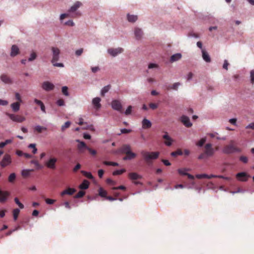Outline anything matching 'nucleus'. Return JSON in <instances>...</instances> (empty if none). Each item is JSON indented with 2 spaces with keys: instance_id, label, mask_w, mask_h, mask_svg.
Wrapping results in <instances>:
<instances>
[{
  "instance_id": "8",
  "label": "nucleus",
  "mask_w": 254,
  "mask_h": 254,
  "mask_svg": "<svg viewBox=\"0 0 254 254\" xmlns=\"http://www.w3.org/2000/svg\"><path fill=\"white\" fill-rule=\"evenodd\" d=\"M115 153L126 154H135L131 151V149H130V146L128 144L124 145L122 147V148L118 149V150L115 151Z\"/></svg>"
},
{
  "instance_id": "5",
  "label": "nucleus",
  "mask_w": 254,
  "mask_h": 254,
  "mask_svg": "<svg viewBox=\"0 0 254 254\" xmlns=\"http://www.w3.org/2000/svg\"><path fill=\"white\" fill-rule=\"evenodd\" d=\"M5 115H6V116H7V117H9V118H10V120H11L12 121H13L14 122L21 123L23 122L24 121H25V118L23 116H21L13 114H9V113H6Z\"/></svg>"
},
{
  "instance_id": "17",
  "label": "nucleus",
  "mask_w": 254,
  "mask_h": 254,
  "mask_svg": "<svg viewBox=\"0 0 254 254\" xmlns=\"http://www.w3.org/2000/svg\"><path fill=\"white\" fill-rule=\"evenodd\" d=\"M9 195L8 191H3L0 190V202L4 203L7 200V197Z\"/></svg>"
},
{
  "instance_id": "62",
  "label": "nucleus",
  "mask_w": 254,
  "mask_h": 254,
  "mask_svg": "<svg viewBox=\"0 0 254 254\" xmlns=\"http://www.w3.org/2000/svg\"><path fill=\"white\" fill-rule=\"evenodd\" d=\"M149 107L152 110H155L158 107V105L155 103H150L149 104Z\"/></svg>"
},
{
  "instance_id": "6",
  "label": "nucleus",
  "mask_w": 254,
  "mask_h": 254,
  "mask_svg": "<svg viewBox=\"0 0 254 254\" xmlns=\"http://www.w3.org/2000/svg\"><path fill=\"white\" fill-rule=\"evenodd\" d=\"M123 52H124V49L121 47H118L116 48H112L107 50L108 54L113 57H116Z\"/></svg>"
},
{
  "instance_id": "2",
  "label": "nucleus",
  "mask_w": 254,
  "mask_h": 254,
  "mask_svg": "<svg viewBox=\"0 0 254 254\" xmlns=\"http://www.w3.org/2000/svg\"><path fill=\"white\" fill-rule=\"evenodd\" d=\"M141 155L147 164H150L153 160H156L159 157V152L157 151L149 152L142 150Z\"/></svg>"
},
{
  "instance_id": "29",
  "label": "nucleus",
  "mask_w": 254,
  "mask_h": 254,
  "mask_svg": "<svg viewBox=\"0 0 254 254\" xmlns=\"http://www.w3.org/2000/svg\"><path fill=\"white\" fill-rule=\"evenodd\" d=\"M76 142H78V144H77V148H85L86 150L88 149H90L87 145L83 141H81L79 139L76 140Z\"/></svg>"
},
{
  "instance_id": "52",
  "label": "nucleus",
  "mask_w": 254,
  "mask_h": 254,
  "mask_svg": "<svg viewBox=\"0 0 254 254\" xmlns=\"http://www.w3.org/2000/svg\"><path fill=\"white\" fill-rule=\"evenodd\" d=\"M64 25H67L69 26H74V23L73 22L72 20H69L68 21H65L64 23Z\"/></svg>"
},
{
  "instance_id": "25",
  "label": "nucleus",
  "mask_w": 254,
  "mask_h": 254,
  "mask_svg": "<svg viewBox=\"0 0 254 254\" xmlns=\"http://www.w3.org/2000/svg\"><path fill=\"white\" fill-rule=\"evenodd\" d=\"M237 179H239V180L242 181V182H246V177H247V174L246 173L244 172H239L237 173Z\"/></svg>"
},
{
  "instance_id": "20",
  "label": "nucleus",
  "mask_w": 254,
  "mask_h": 254,
  "mask_svg": "<svg viewBox=\"0 0 254 254\" xmlns=\"http://www.w3.org/2000/svg\"><path fill=\"white\" fill-rule=\"evenodd\" d=\"M0 80L4 84H11L12 80L7 75L3 74L0 76Z\"/></svg>"
},
{
  "instance_id": "26",
  "label": "nucleus",
  "mask_w": 254,
  "mask_h": 254,
  "mask_svg": "<svg viewBox=\"0 0 254 254\" xmlns=\"http://www.w3.org/2000/svg\"><path fill=\"white\" fill-rule=\"evenodd\" d=\"M75 192V189H71V188H68L66 190H64L62 192H61V196H64V195H72L73 193Z\"/></svg>"
},
{
  "instance_id": "7",
  "label": "nucleus",
  "mask_w": 254,
  "mask_h": 254,
  "mask_svg": "<svg viewBox=\"0 0 254 254\" xmlns=\"http://www.w3.org/2000/svg\"><path fill=\"white\" fill-rule=\"evenodd\" d=\"M57 162V159L54 157H51L45 163V166L48 169L54 170L56 169V163Z\"/></svg>"
},
{
  "instance_id": "60",
  "label": "nucleus",
  "mask_w": 254,
  "mask_h": 254,
  "mask_svg": "<svg viewBox=\"0 0 254 254\" xmlns=\"http://www.w3.org/2000/svg\"><path fill=\"white\" fill-rule=\"evenodd\" d=\"M15 99L18 101L19 103L22 102V99L19 93H15Z\"/></svg>"
},
{
  "instance_id": "11",
  "label": "nucleus",
  "mask_w": 254,
  "mask_h": 254,
  "mask_svg": "<svg viewBox=\"0 0 254 254\" xmlns=\"http://www.w3.org/2000/svg\"><path fill=\"white\" fill-rule=\"evenodd\" d=\"M112 109L114 110L121 112L122 110V105H121V101L118 100H113L111 103Z\"/></svg>"
},
{
  "instance_id": "12",
  "label": "nucleus",
  "mask_w": 254,
  "mask_h": 254,
  "mask_svg": "<svg viewBox=\"0 0 254 254\" xmlns=\"http://www.w3.org/2000/svg\"><path fill=\"white\" fill-rule=\"evenodd\" d=\"M42 88L47 92L51 91L54 89V85L50 81H44L42 83Z\"/></svg>"
},
{
  "instance_id": "44",
  "label": "nucleus",
  "mask_w": 254,
  "mask_h": 254,
  "mask_svg": "<svg viewBox=\"0 0 254 254\" xmlns=\"http://www.w3.org/2000/svg\"><path fill=\"white\" fill-rule=\"evenodd\" d=\"M70 125V122L69 121L65 122L64 125L61 126V130L64 131L66 128L68 127Z\"/></svg>"
},
{
  "instance_id": "49",
  "label": "nucleus",
  "mask_w": 254,
  "mask_h": 254,
  "mask_svg": "<svg viewBox=\"0 0 254 254\" xmlns=\"http://www.w3.org/2000/svg\"><path fill=\"white\" fill-rule=\"evenodd\" d=\"M15 179V173H11L9 175L8 177V182L10 183H12L14 181Z\"/></svg>"
},
{
  "instance_id": "21",
  "label": "nucleus",
  "mask_w": 254,
  "mask_h": 254,
  "mask_svg": "<svg viewBox=\"0 0 254 254\" xmlns=\"http://www.w3.org/2000/svg\"><path fill=\"white\" fill-rule=\"evenodd\" d=\"M127 21L130 23H134L137 20V16L136 15L127 13Z\"/></svg>"
},
{
  "instance_id": "48",
  "label": "nucleus",
  "mask_w": 254,
  "mask_h": 254,
  "mask_svg": "<svg viewBox=\"0 0 254 254\" xmlns=\"http://www.w3.org/2000/svg\"><path fill=\"white\" fill-rule=\"evenodd\" d=\"M84 195H85L84 191H83L82 190H80L79 191H78V192H77V194L75 195V196H74V198H81V197H83V196H84Z\"/></svg>"
},
{
  "instance_id": "40",
  "label": "nucleus",
  "mask_w": 254,
  "mask_h": 254,
  "mask_svg": "<svg viewBox=\"0 0 254 254\" xmlns=\"http://www.w3.org/2000/svg\"><path fill=\"white\" fill-rule=\"evenodd\" d=\"M182 154H183V152H182L180 149H178L177 150L174 152H171V154H170V155L173 157L176 156L177 155H182Z\"/></svg>"
},
{
  "instance_id": "43",
  "label": "nucleus",
  "mask_w": 254,
  "mask_h": 254,
  "mask_svg": "<svg viewBox=\"0 0 254 254\" xmlns=\"http://www.w3.org/2000/svg\"><path fill=\"white\" fill-rule=\"evenodd\" d=\"M250 83L253 85L254 84V70L252 69L250 70Z\"/></svg>"
},
{
  "instance_id": "51",
  "label": "nucleus",
  "mask_w": 254,
  "mask_h": 254,
  "mask_svg": "<svg viewBox=\"0 0 254 254\" xmlns=\"http://www.w3.org/2000/svg\"><path fill=\"white\" fill-rule=\"evenodd\" d=\"M14 201H15V203L17 204V205H18L19 207H20V208L21 209H23L24 208V205L23 204H22V203H21L19 201V199L17 198V197H15L14 198Z\"/></svg>"
},
{
  "instance_id": "9",
  "label": "nucleus",
  "mask_w": 254,
  "mask_h": 254,
  "mask_svg": "<svg viewBox=\"0 0 254 254\" xmlns=\"http://www.w3.org/2000/svg\"><path fill=\"white\" fill-rule=\"evenodd\" d=\"M204 148V152L202 153V154H205L207 155V156H212L214 155V149L212 147V144L210 143H208L205 145Z\"/></svg>"
},
{
  "instance_id": "55",
  "label": "nucleus",
  "mask_w": 254,
  "mask_h": 254,
  "mask_svg": "<svg viewBox=\"0 0 254 254\" xmlns=\"http://www.w3.org/2000/svg\"><path fill=\"white\" fill-rule=\"evenodd\" d=\"M132 107L131 106H128L127 108L126 111H125V115L126 116H128L131 114V111Z\"/></svg>"
},
{
  "instance_id": "24",
  "label": "nucleus",
  "mask_w": 254,
  "mask_h": 254,
  "mask_svg": "<svg viewBox=\"0 0 254 254\" xmlns=\"http://www.w3.org/2000/svg\"><path fill=\"white\" fill-rule=\"evenodd\" d=\"M20 106L19 102H13L10 104V108H11L12 111L14 113H17L19 111Z\"/></svg>"
},
{
  "instance_id": "19",
  "label": "nucleus",
  "mask_w": 254,
  "mask_h": 254,
  "mask_svg": "<svg viewBox=\"0 0 254 254\" xmlns=\"http://www.w3.org/2000/svg\"><path fill=\"white\" fill-rule=\"evenodd\" d=\"M202 60L204 61L206 63L211 62V58H210L208 52L205 49H202Z\"/></svg>"
},
{
  "instance_id": "13",
  "label": "nucleus",
  "mask_w": 254,
  "mask_h": 254,
  "mask_svg": "<svg viewBox=\"0 0 254 254\" xmlns=\"http://www.w3.org/2000/svg\"><path fill=\"white\" fill-rule=\"evenodd\" d=\"M100 102L101 99L98 97L93 98V99H92V105H93V108H94L95 110H98L101 108L102 105H101V103H100Z\"/></svg>"
},
{
  "instance_id": "34",
  "label": "nucleus",
  "mask_w": 254,
  "mask_h": 254,
  "mask_svg": "<svg viewBox=\"0 0 254 254\" xmlns=\"http://www.w3.org/2000/svg\"><path fill=\"white\" fill-rule=\"evenodd\" d=\"M177 171L181 175L185 176L186 175L189 174V173L187 172V171H189V169H179Z\"/></svg>"
},
{
  "instance_id": "39",
  "label": "nucleus",
  "mask_w": 254,
  "mask_h": 254,
  "mask_svg": "<svg viewBox=\"0 0 254 254\" xmlns=\"http://www.w3.org/2000/svg\"><path fill=\"white\" fill-rule=\"evenodd\" d=\"M205 141H206V138L205 137H203L200 139V140H199L197 143H196V146L199 147H202L203 145H204V143H205Z\"/></svg>"
},
{
  "instance_id": "32",
  "label": "nucleus",
  "mask_w": 254,
  "mask_h": 254,
  "mask_svg": "<svg viewBox=\"0 0 254 254\" xmlns=\"http://www.w3.org/2000/svg\"><path fill=\"white\" fill-rule=\"evenodd\" d=\"M110 88L111 86L109 85L104 86V87L102 88L101 91H100V95H101L102 96H104L105 94L109 91Z\"/></svg>"
},
{
  "instance_id": "58",
  "label": "nucleus",
  "mask_w": 254,
  "mask_h": 254,
  "mask_svg": "<svg viewBox=\"0 0 254 254\" xmlns=\"http://www.w3.org/2000/svg\"><path fill=\"white\" fill-rule=\"evenodd\" d=\"M83 50L82 48H79L77 50L75 51V55L77 57H79L83 53Z\"/></svg>"
},
{
  "instance_id": "28",
  "label": "nucleus",
  "mask_w": 254,
  "mask_h": 254,
  "mask_svg": "<svg viewBox=\"0 0 254 254\" xmlns=\"http://www.w3.org/2000/svg\"><path fill=\"white\" fill-rule=\"evenodd\" d=\"M142 128H148L151 127V122L146 119H144L142 121Z\"/></svg>"
},
{
  "instance_id": "33",
  "label": "nucleus",
  "mask_w": 254,
  "mask_h": 254,
  "mask_svg": "<svg viewBox=\"0 0 254 254\" xmlns=\"http://www.w3.org/2000/svg\"><path fill=\"white\" fill-rule=\"evenodd\" d=\"M37 58V54L34 52H32L29 55V59H28V62H32Z\"/></svg>"
},
{
  "instance_id": "36",
  "label": "nucleus",
  "mask_w": 254,
  "mask_h": 254,
  "mask_svg": "<svg viewBox=\"0 0 254 254\" xmlns=\"http://www.w3.org/2000/svg\"><path fill=\"white\" fill-rule=\"evenodd\" d=\"M81 173H82L83 175L86 178L90 179L93 180V176L92 175V174L90 172L81 171Z\"/></svg>"
},
{
  "instance_id": "54",
  "label": "nucleus",
  "mask_w": 254,
  "mask_h": 254,
  "mask_svg": "<svg viewBox=\"0 0 254 254\" xmlns=\"http://www.w3.org/2000/svg\"><path fill=\"white\" fill-rule=\"evenodd\" d=\"M127 155H131V157L125 156L123 158L124 160H131V159L134 158L136 156L135 154H127Z\"/></svg>"
},
{
  "instance_id": "42",
  "label": "nucleus",
  "mask_w": 254,
  "mask_h": 254,
  "mask_svg": "<svg viewBox=\"0 0 254 254\" xmlns=\"http://www.w3.org/2000/svg\"><path fill=\"white\" fill-rule=\"evenodd\" d=\"M125 171H126L124 169H122L121 170H117L114 171L112 174H113L114 176L120 175L122 174L123 173L125 172Z\"/></svg>"
},
{
  "instance_id": "1",
  "label": "nucleus",
  "mask_w": 254,
  "mask_h": 254,
  "mask_svg": "<svg viewBox=\"0 0 254 254\" xmlns=\"http://www.w3.org/2000/svg\"><path fill=\"white\" fill-rule=\"evenodd\" d=\"M51 63L54 67H64L63 63H57L60 59V50L57 47H51Z\"/></svg>"
},
{
  "instance_id": "57",
  "label": "nucleus",
  "mask_w": 254,
  "mask_h": 254,
  "mask_svg": "<svg viewBox=\"0 0 254 254\" xmlns=\"http://www.w3.org/2000/svg\"><path fill=\"white\" fill-rule=\"evenodd\" d=\"M211 156H207L206 154L201 153L198 156V159L199 160H202V159H205L207 157H210Z\"/></svg>"
},
{
  "instance_id": "37",
  "label": "nucleus",
  "mask_w": 254,
  "mask_h": 254,
  "mask_svg": "<svg viewBox=\"0 0 254 254\" xmlns=\"http://www.w3.org/2000/svg\"><path fill=\"white\" fill-rule=\"evenodd\" d=\"M12 140L11 139H8L5 140V141L3 142H0V148H2L4 147L5 145L7 144H9L12 143Z\"/></svg>"
},
{
  "instance_id": "56",
  "label": "nucleus",
  "mask_w": 254,
  "mask_h": 254,
  "mask_svg": "<svg viewBox=\"0 0 254 254\" xmlns=\"http://www.w3.org/2000/svg\"><path fill=\"white\" fill-rule=\"evenodd\" d=\"M208 175L206 174H196V178L197 179H207Z\"/></svg>"
},
{
  "instance_id": "46",
  "label": "nucleus",
  "mask_w": 254,
  "mask_h": 254,
  "mask_svg": "<svg viewBox=\"0 0 254 254\" xmlns=\"http://www.w3.org/2000/svg\"><path fill=\"white\" fill-rule=\"evenodd\" d=\"M103 164L105 165H111L112 166H118V163L114 162L104 161L103 162Z\"/></svg>"
},
{
  "instance_id": "18",
  "label": "nucleus",
  "mask_w": 254,
  "mask_h": 254,
  "mask_svg": "<svg viewBox=\"0 0 254 254\" xmlns=\"http://www.w3.org/2000/svg\"><path fill=\"white\" fill-rule=\"evenodd\" d=\"M163 138L166 140L165 142H164V144L167 146H170L172 144V142H173V140H172V138L168 134L167 132H165V134L163 135Z\"/></svg>"
},
{
  "instance_id": "27",
  "label": "nucleus",
  "mask_w": 254,
  "mask_h": 254,
  "mask_svg": "<svg viewBox=\"0 0 254 254\" xmlns=\"http://www.w3.org/2000/svg\"><path fill=\"white\" fill-rule=\"evenodd\" d=\"M129 178L131 180L135 181L141 179V176L138 175L136 173L132 172L129 173Z\"/></svg>"
},
{
  "instance_id": "23",
  "label": "nucleus",
  "mask_w": 254,
  "mask_h": 254,
  "mask_svg": "<svg viewBox=\"0 0 254 254\" xmlns=\"http://www.w3.org/2000/svg\"><path fill=\"white\" fill-rule=\"evenodd\" d=\"M182 56H181V54L180 53H177L173 55L171 57H170V62L171 63H174L177 62L179 60H180Z\"/></svg>"
},
{
  "instance_id": "16",
  "label": "nucleus",
  "mask_w": 254,
  "mask_h": 254,
  "mask_svg": "<svg viewBox=\"0 0 254 254\" xmlns=\"http://www.w3.org/2000/svg\"><path fill=\"white\" fill-rule=\"evenodd\" d=\"M134 35H135V39L140 40L143 37L142 30L139 27H135L134 28Z\"/></svg>"
},
{
  "instance_id": "3",
  "label": "nucleus",
  "mask_w": 254,
  "mask_h": 254,
  "mask_svg": "<svg viewBox=\"0 0 254 254\" xmlns=\"http://www.w3.org/2000/svg\"><path fill=\"white\" fill-rule=\"evenodd\" d=\"M233 141H231V144L229 145H226L224 147L223 149H222V153L224 154H234L235 153H239L241 152L240 149L237 148L233 144Z\"/></svg>"
},
{
  "instance_id": "30",
  "label": "nucleus",
  "mask_w": 254,
  "mask_h": 254,
  "mask_svg": "<svg viewBox=\"0 0 254 254\" xmlns=\"http://www.w3.org/2000/svg\"><path fill=\"white\" fill-rule=\"evenodd\" d=\"M89 188V182L86 180L83 181L81 185H79V189L81 190H86Z\"/></svg>"
},
{
  "instance_id": "50",
  "label": "nucleus",
  "mask_w": 254,
  "mask_h": 254,
  "mask_svg": "<svg viewBox=\"0 0 254 254\" xmlns=\"http://www.w3.org/2000/svg\"><path fill=\"white\" fill-rule=\"evenodd\" d=\"M131 130L130 129H127L126 128H122L121 129V133H118V135H120L122 133H128L130 132Z\"/></svg>"
},
{
  "instance_id": "31",
  "label": "nucleus",
  "mask_w": 254,
  "mask_h": 254,
  "mask_svg": "<svg viewBox=\"0 0 254 254\" xmlns=\"http://www.w3.org/2000/svg\"><path fill=\"white\" fill-rule=\"evenodd\" d=\"M47 129V128L46 127H44L43 126H35V127H34V130L35 131H37V132L41 133L44 130H46Z\"/></svg>"
},
{
  "instance_id": "53",
  "label": "nucleus",
  "mask_w": 254,
  "mask_h": 254,
  "mask_svg": "<svg viewBox=\"0 0 254 254\" xmlns=\"http://www.w3.org/2000/svg\"><path fill=\"white\" fill-rule=\"evenodd\" d=\"M32 171V170H23L21 172V175L23 177H27L29 175V172Z\"/></svg>"
},
{
  "instance_id": "47",
  "label": "nucleus",
  "mask_w": 254,
  "mask_h": 254,
  "mask_svg": "<svg viewBox=\"0 0 254 254\" xmlns=\"http://www.w3.org/2000/svg\"><path fill=\"white\" fill-rule=\"evenodd\" d=\"M56 104L59 107H63L64 106V101L63 99H60L56 101Z\"/></svg>"
},
{
  "instance_id": "61",
  "label": "nucleus",
  "mask_w": 254,
  "mask_h": 254,
  "mask_svg": "<svg viewBox=\"0 0 254 254\" xmlns=\"http://www.w3.org/2000/svg\"><path fill=\"white\" fill-rule=\"evenodd\" d=\"M192 76H193V74L192 72H189L187 74V76H186V79H187V81H190L192 80Z\"/></svg>"
},
{
  "instance_id": "10",
  "label": "nucleus",
  "mask_w": 254,
  "mask_h": 254,
  "mask_svg": "<svg viewBox=\"0 0 254 254\" xmlns=\"http://www.w3.org/2000/svg\"><path fill=\"white\" fill-rule=\"evenodd\" d=\"M10 163V156L8 154H6L4 155V157H3L2 160H1V162H0V165H1V167L4 168L9 165Z\"/></svg>"
},
{
  "instance_id": "63",
  "label": "nucleus",
  "mask_w": 254,
  "mask_h": 254,
  "mask_svg": "<svg viewBox=\"0 0 254 254\" xmlns=\"http://www.w3.org/2000/svg\"><path fill=\"white\" fill-rule=\"evenodd\" d=\"M100 68L99 66H95L91 67V71L93 72V73H96L98 71H99Z\"/></svg>"
},
{
  "instance_id": "38",
  "label": "nucleus",
  "mask_w": 254,
  "mask_h": 254,
  "mask_svg": "<svg viewBox=\"0 0 254 254\" xmlns=\"http://www.w3.org/2000/svg\"><path fill=\"white\" fill-rule=\"evenodd\" d=\"M99 195L101 197H106L107 195V192L105 190H103L102 188H99Z\"/></svg>"
},
{
  "instance_id": "15",
  "label": "nucleus",
  "mask_w": 254,
  "mask_h": 254,
  "mask_svg": "<svg viewBox=\"0 0 254 254\" xmlns=\"http://www.w3.org/2000/svg\"><path fill=\"white\" fill-rule=\"evenodd\" d=\"M19 54V49L16 45L11 46L10 48V56L11 58H14L17 56Z\"/></svg>"
},
{
  "instance_id": "59",
  "label": "nucleus",
  "mask_w": 254,
  "mask_h": 254,
  "mask_svg": "<svg viewBox=\"0 0 254 254\" xmlns=\"http://www.w3.org/2000/svg\"><path fill=\"white\" fill-rule=\"evenodd\" d=\"M240 161L243 163L246 164L248 163V158L244 156H241L240 157Z\"/></svg>"
},
{
  "instance_id": "4",
  "label": "nucleus",
  "mask_w": 254,
  "mask_h": 254,
  "mask_svg": "<svg viewBox=\"0 0 254 254\" xmlns=\"http://www.w3.org/2000/svg\"><path fill=\"white\" fill-rule=\"evenodd\" d=\"M81 6V2L79 1H76L74 2L72 5L70 6L69 8H68V10H67V13L69 14H73L74 15H77V16H80V11H78L77 9Z\"/></svg>"
},
{
  "instance_id": "45",
  "label": "nucleus",
  "mask_w": 254,
  "mask_h": 254,
  "mask_svg": "<svg viewBox=\"0 0 254 254\" xmlns=\"http://www.w3.org/2000/svg\"><path fill=\"white\" fill-rule=\"evenodd\" d=\"M62 93L65 96H69V93H68V91H67V86H63V87H62Z\"/></svg>"
},
{
  "instance_id": "22",
  "label": "nucleus",
  "mask_w": 254,
  "mask_h": 254,
  "mask_svg": "<svg viewBox=\"0 0 254 254\" xmlns=\"http://www.w3.org/2000/svg\"><path fill=\"white\" fill-rule=\"evenodd\" d=\"M77 16H79V15H74L73 14H69L67 12L66 13H62L61 14V15H60V21H61V23H63V19H64V18H65L66 17H71L75 18Z\"/></svg>"
},
{
  "instance_id": "41",
  "label": "nucleus",
  "mask_w": 254,
  "mask_h": 254,
  "mask_svg": "<svg viewBox=\"0 0 254 254\" xmlns=\"http://www.w3.org/2000/svg\"><path fill=\"white\" fill-rule=\"evenodd\" d=\"M19 213V208H16L13 210V218H14V220L16 221L17 220V217Z\"/></svg>"
},
{
  "instance_id": "35",
  "label": "nucleus",
  "mask_w": 254,
  "mask_h": 254,
  "mask_svg": "<svg viewBox=\"0 0 254 254\" xmlns=\"http://www.w3.org/2000/svg\"><path fill=\"white\" fill-rule=\"evenodd\" d=\"M181 86V83L175 82L171 86L168 87V89H172L173 90H178V87Z\"/></svg>"
},
{
  "instance_id": "14",
  "label": "nucleus",
  "mask_w": 254,
  "mask_h": 254,
  "mask_svg": "<svg viewBox=\"0 0 254 254\" xmlns=\"http://www.w3.org/2000/svg\"><path fill=\"white\" fill-rule=\"evenodd\" d=\"M180 121L183 124L184 126L187 127L192 126V123H190L189 118L186 115H183V116L181 117Z\"/></svg>"
},
{
  "instance_id": "64",
  "label": "nucleus",
  "mask_w": 254,
  "mask_h": 254,
  "mask_svg": "<svg viewBox=\"0 0 254 254\" xmlns=\"http://www.w3.org/2000/svg\"><path fill=\"white\" fill-rule=\"evenodd\" d=\"M246 129L251 128L252 129H254V123H251L250 124H249L248 125L246 126Z\"/></svg>"
}]
</instances>
